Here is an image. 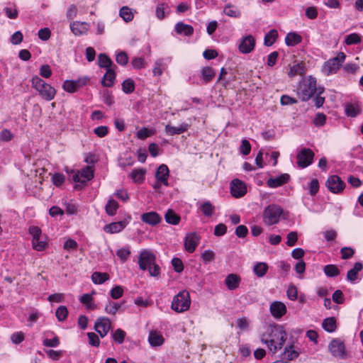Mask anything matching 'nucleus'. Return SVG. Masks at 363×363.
Instances as JSON below:
<instances>
[{"mask_svg":"<svg viewBox=\"0 0 363 363\" xmlns=\"http://www.w3.org/2000/svg\"><path fill=\"white\" fill-rule=\"evenodd\" d=\"M190 304L189 293L186 290H183L174 297L171 307L174 311L182 313L187 311Z\"/></svg>","mask_w":363,"mask_h":363,"instance_id":"20e7f679","label":"nucleus"},{"mask_svg":"<svg viewBox=\"0 0 363 363\" xmlns=\"http://www.w3.org/2000/svg\"><path fill=\"white\" fill-rule=\"evenodd\" d=\"M115 79V71L111 68H108L106 69V72L102 78L101 84L105 87H111L113 85Z\"/></svg>","mask_w":363,"mask_h":363,"instance_id":"393cba45","label":"nucleus"},{"mask_svg":"<svg viewBox=\"0 0 363 363\" xmlns=\"http://www.w3.org/2000/svg\"><path fill=\"white\" fill-rule=\"evenodd\" d=\"M65 181V177L62 173H55L52 177V182L56 186H60Z\"/></svg>","mask_w":363,"mask_h":363,"instance_id":"8fccbe9b","label":"nucleus"},{"mask_svg":"<svg viewBox=\"0 0 363 363\" xmlns=\"http://www.w3.org/2000/svg\"><path fill=\"white\" fill-rule=\"evenodd\" d=\"M316 91V80L314 78L310 77L303 82L300 88L301 100L303 101H308Z\"/></svg>","mask_w":363,"mask_h":363,"instance_id":"6e6552de","label":"nucleus"},{"mask_svg":"<svg viewBox=\"0 0 363 363\" xmlns=\"http://www.w3.org/2000/svg\"><path fill=\"white\" fill-rule=\"evenodd\" d=\"M175 31L179 35L191 36L194 33V28L191 25L185 24L183 22H178L174 27Z\"/></svg>","mask_w":363,"mask_h":363,"instance_id":"4be33fe9","label":"nucleus"},{"mask_svg":"<svg viewBox=\"0 0 363 363\" xmlns=\"http://www.w3.org/2000/svg\"><path fill=\"white\" fill-rule=\"evenodd\" d=\"M87 336L89 338V344L94 347H99L100 345V340L99 336L94 333H88Z\"/></svg>","mask_w":363,"mask_h":363,"instance_id":"6e6d98bb","label":"nucleus"},{"mask_svg":"<svg viewBox=\"0 0 363 363\" xmlns=\"http://www.w3.org/2000/svg\"><path fill=\"white\" fill-rule=\"evenodd\" d=\"M169 169L166 164H161L157 169L155 177L158 182L162 183L165 186L168 185Z\"/></svg>","mask_w":363,"mask_h":363,"instance_id":"aec40b11","label":"nucleus"},{"mask_svg":"<svg viewBox=\"0 0 363 363\" xmlns=\"http://www.w3.org/2000/svg\"><path fill=\"white\" fill-rule=\"evenodd\" d=\"M116 255L121 259L122 262H125L127 260V259L130 256V251L129 250V247H123V248L119 249L116 252Z\"/></svg>","mask_w":363,"mask_h":363,"instance_id":"603ef678","label":"nucleus"},{"mask_svg":"<svg viewBox=\"0 0 363 363\" xmlns=\"http://www.w3.org/2000/svg\"><path fill=\"white\" fill-rule=\"evenodd\" d=\"M120 16L126 22L130 21L133 18V14L130 9L124 6L120 10Z\"/></svg>","mask_w":363,"mask_h":363,"instance_id":"de8ad7c7","label":"nucleus"},{"mask_svg":"<svg viewBox=\"0 0 363 363\" xmlns=\"http://www.w3.org/2000/svg\"><path fill=\"white\" fill-rule=\"evenodd\" d=\"M270 312L272 315L275 318H280L283 315H284L286 313V305L281 301H274L273 302L269 307Z\"/></svg>","mask_w":363,"mask_h":363,"instance_id":"f3484780","label":"nucleus"},{"mask_svg":"<svg viewBox=\"0 0 363 363\" xmlns=\"http://www.w3.org/2000/svg\"><path fill=\"white\" fill-rule=\"evenodd\" d=\"M111 327V323L109 318L101 317L99 318L94 325L95 330L101 337H104Z\"/></svg>","mask_w":363,"mask_h":363,"instance_id":"f8f14e48","label":"nucleus"},{"mask_svg":"<svg viewBox=\"0 0 363 363\" xmlns=\"http://www.w3.org/2000/svg\"><path fill=\"white\" fill-rule=\"evenodd\" d=\"M118 208V203L115 200L110 199L105 206L106 213L109 216H113L116 213Z\"/></svg>","mask_w":363,"mask_h":363,"instance_id":"a19ab883","label":"nucleus"},{"mask_svg":"<svg viewBox=\"0 0 363 363\" xmlns=\"http://www.w3.org/2000/svg\"><path fill=\"white\" fill-rule=\"evenodd\" d=\"M268 265L265 262H258L253 268V272L257 277H264L268 271Z\"/></svg>","mask_w":363,"mask_h":363,"instance_id":"f704fd0d","label":"nucleus"},{"mask_svg":"<svg viewBox=\"0 0 363 363\" xmlns=\"http://www.w3.org/2000/svg\"><path fill=\"white\" fill-rule=\"evenodd\" d=\"M325 184L328 189L334 194L341 193L345 187V183L337 175L329 177Z\"/></svg>","mask_w":363,"mask_h":363,"instance_id":"9b49d317","label":"nucleus"},{"mask_svg":"<svg viewBox=\"0 0 363 363\" xmlns=\"http://www.w3.org/2000/svg\"><path fill=\"white\" fill-rule=\"evenodd\" d=\"M328 349L334 357H340L341 359L346 358L345 344L341 340H332L328 345Z\"/></svg>","mask_w":363,"mask_h":363,"instance_id":"9d476101","label":"nucleus"},{"mask_svg":"<svg viewBox=\"0 0 363 363\" xmlns=\"http://www.w3.org/2000/svg\"><path fill=\"white\" fill-rule=\"evenodd\" d=\"M297 240H298L297 233L294 232V231L290 232L287 235L286 245L289 247H292V246L295 245L296 242H297Z\"/></svg>","mask_w":363,"mask_h":363,"instance_id":"774afa93","label":"nucleus"},{"mask_svg":"<svg viewBox=\"0 0 363 363\" xmlns=\"http://www.w3.org/2000/svg\"><path fill=\"white\" fill-rule=\"evenodd\" d=\"M140 219L143 223L152 226L156 225L162 221V217L155 211L143 213Z\"/></svg>","mask_w":363,"mask_h":363,"instance_id":"dca6fc26","label":"nucleus"},{"mask_svg":"<svg viewBox=\"0 0 363 363\" xmlns=\"http://www.w3.org/2000/svg\"><path fill=\"white\" fill-rule=\"evenodd\" d=\"M345 59V53L340 52L336 57L330 59L324 63L322 69L323 73L327 76L335 73L341 67Z\"/></svg>","mask_w":363,"mask_h":363,"instance_id":"0eeeda50","label":"nucleus"},{"mask_svg":"<svg viewBox=\"0 0 363 363\" xmlns=\"http://www.w3.org/2000/svg\"><path fill=\"white\" fill-rule=\"evenodd\" d=\"M31 82L33 87L39 92L43 99L46 101H50L54 99L56 91L49 84H47L38 76L33 77Z\"/></svg>","mask_w":363,"mask_h":363,"instance_id":"7ed1b4c3","label":"nucleus"},{"mask_svg":"<svg viewBox=\"0 0 363 363\" xmlns=\"http://www.w3.org/2000/svg\"><path fill=\"white\" fill-rule=\"evenodd\" d=\"M345 109L346 114L350 117H356L361 113V108L357 104H347L345 106Z\"/></svg>","mask_w":363,"mask_h":363,"instance_id":"c9c22d12","label":"nucleus"},{"mask_svg":"<svg viewBox=\"0 0 363 363\" xmlns=\"http://www.w3.org/2000/svg\"><path fill=\"white\" fill-rule=\"evenodd\" d=\"M126 220L119 222L111 223L104 226V230L109 233H116L121 232L128 224Z\"/></svg>","mask_w":363,"mask_h":363,"instance_id":"412c9836","label":"nucleus"},{"mask_svg":"<svg viewBox=\"0 0 363 363\" xmlns=\"http://www.w3.org/2000/svg\"><path fill=\"white\" fill-rule=\"evenodd\" d=\"M323 328L329 333L334 332L337 328L336 320L334 317L327 318L322 323Z\"/></svg>","mask_w":363,"mask_h":363,"instance_id":"2f4dec72","label":"nucleus"},{"mask_svg":"<svg viewBox=\"0 0 363 363\" xmlns=\"http://www.w3.org/2000/svg\"><path fill=\"white\" fill-rule=\"evenodd\" d=\"M286 340V333L284 326L269 325L261 335V342L266 344L270 351L275 353L280 350Z\"/></svg>","mask_w":363,"mask_h":363,"instance_id":"f257e3e1","label":"nucleus"},{"mask_svg":"<svg viewBox=\"0 0 363 363\" xmlns=\"http://www.w3.org/2000/svg\"><path fill=\"white\" fill-rule=\"evenodd\" d=\"M240 277L235 274H230L225 280V284L229 290H235L239 286Z\"/></svg>","mask_w":363,"mask_h":363,"instance_id":"b1692460","label":"nucleus"},{"mask_svg":"<svg viewBox=\"0 0 363 363\" xmlns=\"http://www.w3.org/2000/svg\"><path fill=\"white\" fill-rule=\"evenodd\" d=\"M123 294V289L120 286H116L111 290V296L113 299L121 298Z\"/></svg>","mask_w":363,"mask_h":363,"instance_id":"052dcab7","label":"nucleus"},{"mask_svg":"<svg viewBox=\"0 0 363 363\" xmlns=\"http://www.w3.org/2000/svg\"><path fill=\"white\" fill-rule=\"evenodd\" d=\"M98 62L100 67H104L108 69L111 68L113 62L104 53H101L98 56Z\"/></svg>","mask_w":363,"mask_h":363,"instance_id":"58836bf2","label":"nucleus"},{"mask_svg":"<svg viewBox=\"0 0 363 363\" xmlns=\"http://www.w3.org/2000/svg\"><path fill=\"white\" fill-rule=\"evenodd\" d=\"M116 60L121 65H125L128 61V57L125 52L121 51L117 55Z\"/></svg>","mask_w":363,"mask_h":363,"instance_id":"bf43d9fd","label":"nucleus"},{"mask_svg":"<svg viewBox=\"0 0 363 363\" xmlns=\"http://www.w3.org/2000/svg\"><path fill=\"white\" fill-rule=\"evenodd\" d=\"M155 255L147 250L143 251L138 258L140 268L142 270L148 269L150 276L157 277L160 274V267L155 263Z\"/></svg>","mask_w":363,"mask_h":363,"instance_id":"f03ea898","label":"nucleus"},{"mask_svg":"<svg viewBox=\"0 0 363 363\" xmlns=\"http://www.w3.org/2000/svg\"><path fill=\"white\" fill-rule=\"evenodd\" d=\"M32 245H33V249H35L37 251L43 250L47 245L45 242L40 240V238L33 239Z\"/></svg>","mask_w":363,"mask_h":363,"instance_id":"5fc2aeb1","label":"nucleus"},{"mask_svg":"<svg viewBox=\"0 0 363 363\" xmlns=\"http://www.w3.org/2000/svg\"><path fill=\"white\" fill-rule=\"evenodd\" d=\"M286 294L288 298L292 301H295L298 297L297 289L294 285H291L289 286Z\"/></svg>","mask_w":363,"mask_h":363,"instance_id":"e2e57ef3","label":"nucleus"},{"mask_svg":"<svg viewBox=\"0 0 363 363\" xmlns=\"http://www.w3.org/2000/svg\"><path fill=\"white\" fill-rule=\"evenodd\" d=\"M55 315L59 321L65 320L68 315V311L66 306H60L55 312Z\"/></svg>","mask_w":363,"mask_h":363,"instance_id":"a18cd8bd","label":"nucleus"},{"mask_svg":"<svg viewBox=\"0 0 363 363\" xmlns=\"http://www.w3.org/2000/svg\"><path fill=\"white\" fill-rule=\"evenodd\" d=\"M361 42V37L357 33H352L346 36L345 43L350 45H355L358 44Z\"/></svg>","mask_w":363,"mask_h":363,"instance_id":"49530a36","label":"nucleus"},{"mask_svg":"<svg viewBox=\"0 0 363 363\" xmlns=\"http://www.w3.org/2000/svg\"><path fill=\"white\" fill-rule=\"evenodd\" d=\"M110 278L109 274L106 272H95L91 275V280L95 284H101Z\"/></svg>","mask_w":363,"mask_h":363,"instance_id":"473e14b6","label":"nucleus"},{"mask_svg":"<svg viewBox=\"0 0 363 363\" xmlns=\"http://www.w3.org/2000/svg\"><path fill=\"white\" fill-rule=\"evenodd\" d=\"M199 238L196 233H187L184 240L185 250L189 253L194 252L199 245Z\"/></svg>","mask_w":363,"mask_h":363,"instance_id":"4468645a","label":"nucleus"},{"mask_svg":"<svg viewBox=\"0 0 363 363\" xmlns=\"http://www.w3.org/2000/svg\"><path fill=\"white\" fill-rule=\"evenodd\" d=\"M148 340L152 346L155 347L162 345L164 342V338L156 331L152 330L150 333Z\"/></svg>","mask_w":363,"mask_h":363,"instance_id":"7c9ffc66","label":"nucleus"},{"mask_svg":"<svg viewBox=\"0 0 363 363\" xmlns=\"http://www.w3.org/2000/svg\"><path fill=\"white\" fill-rule=\"evenodd\" d=\"M255 45V39L252 35L245 37L239 45V50L242 53H250Z\"/></svg>","mask_w":363,"mask_h":363,"instance_id":"2eb2a0df","label":"nucleus"},{"mask_svg":"<svg viewBox=\"0 0 363 363\" xmlns=\"http://www.w3.org/2000/svg\"><path fill=\"white\" fill-rule=\"evenodd\" d=\"M340 253L342 259H347L351 258L354 255V251L351 247H345L340 250Z\"/></svg>","mask_w":363,"mask_h":363,"instance_id":"4d7b16f0","label":"nucleus"},{"mask_svg":"<svg viewBox=\"0 0 363 363\" xmlns=\"http://www.w3.org/2000/svg\"><path fill=\"white\" fill-rule=\"evenodd\" d=\"M333 301L337 303V304H342L344 302V295L341 290H336L333 294Z\"/></svg>","mask_w":363,"mask_h":363,"instance_id":"680f3d73","label":"nucleus"},{"mask_svg":"<svg viewBox=\"0 0 363 363\" xmlns=\"http://www.w3.org/2000/svg\"><path fill=\"white\" fill-rule=\"evenodd\" d=\"M240 151L243 155H247L250 153L251 145L247 140L244 139L242 140Z\"/></svg>","mask_w":363,"mask_h":363,"instance_id":"3c124183","label":"nucleus"},{"mask_svg":"<svg viewBox=\"0 0 363 363\" xmlns=\"http://www.w3.org/2000/svg\"><path fill=\"white\" fill-rule=\"evenodd\" d=\"M216 76V72L210 67H204L201 69L200 72V78L203 83L208 84L213 80Z\"/></svg>","mask_w":363,"mask_h":363,"instance_id":"5701e85b","label":"nucleus"},{"mask_svg":"<svg viewBox=\"0 0 363 363\" xmlns=\"http://www.w3.org/2000/svg\"><path fill=\"white\" fill-rule=\"evenodd\" d=\"M247 191L246 185L242 181L236 179H233L230 183V192L231 194L235 197L239 198L243 196Z\"/></svg>","mask_w":363,"mask_h":363,"instance_id":"ddd939ff","label":"nucleus"},{"mask_svg":"<svg viewBox=\"0 0 363 363\" xmlns=\"http://www.w3.org/2000/svg\"><path fill=\"white\" fill-rule=\"evenodd\" d=\"M189 128V125L186 123H182L179 125V127L172 126L169 124H167L165 126V131L169 135H179L186 132Z\"/></svg>","mask_w":363,"mask_h":363,"instance_id":"bb28decb","label":"nucleus"},{"mask_svg":"<svg viewBox=\"0 0 363 363\" xmlns=\"http://www.w3.org/2000/svg\"><path fill=\"white\" fill-rule=\"evenodd\" d=\"M290 180V175L288 174H282L280 176L273 178H269L267 184L271 188H277L288 183Z\"/></svg>","mask_w":363,"mask_h":363,"instance_id":"a211bd4d","label":"nucleus"},{"mask_svg":"<svg viewBox=\"0 0 363 363\" xmlns=\"http://www.w3.org/2000/svg\"><path fill=\"white\" fill-rule=\"evenodd\" d=\"M146 169L143 168L135 169L132 171L130 177L135 183H142L145 179Z\"/></svg>","mask_w":363,"mask_h":363,"instance_id":"cd10ccee","label":"nucleus"},{"mask_svg":"<svg viewBox=\"0 0 363 363\" xmlns=\"http://www.w3.org/2000/svg\"><path fill=\"white\" fill-rule=\"evenodd\" d=\"M363 268V265L361 262H356L354 267L349 270L347 274V279L348 281H354L357 279V274Z\"/></svg>","mask_w":363,"mask_h":363,"instance_id":"c756f323","label":"nucleus"},{"mask_svg":"<svg viewBox=\"0 0 363 363\" xmlns=\"http://www.w3.org/2000/svg\"><path fill=\"white\" fill-rule=\"evenodd\" d=\"M122 90L125 94H131L135 90V82L131 79H127L122 83Z\"/></svg>","mask_w":363,"mask_h":363,"instance_id":"79ce46f5","label":"nucleus"},{"mask_svg":"<svg viewBox=\"0 0 363 363\" xmlns=\"http://www.w3.org/2000/svg\"><path fill=\"white\" fill-rule=\"evenodd\" d=\"M302 37L296 33H289L285 38V43L288 46H294L300 43Z\"/></svg>","mask_w":363,"mask_h":363,"instance_id":"c85d7f7f","label":"nucleus"},{"mask_svg":"<svg viewBox=\"0 0 363 363\" xmlns=\"http://www.w3.org/2000/svg\"><path fill=\"white\" fill-rule=\"evenodd\" d=\"M283 213L282 208L275 204H272L265 208L263 213V221L267 225H272L279 222Z\"/></svg>","mask_w":363,"mask_h":363,"instance_id":"423d86ee","label":"nucleus"},{"mask_svg":"<svg viewBox=\"0 0 363 363\" xmlns=\"http://www.w3.org/2000/svg\"><path fill=\"white\" fill-rule=\"evenodd\" d=\"M223 12L225 15L234 18H237L240 15V12L234 6L230 4L225 6Z\"/></svg>","mask_w":363,"mask_h":363,"instance_id":"09e8293b","label":"nucleus"},{"mask_svg":"<svg viewBox=\"0 0 363 363\" xmlns=\"http://www.w3.org/2000/svg\"><path fill=\"white\" fill-rule=\"evenodd\" d=\"M126 333L124 330L118 328L112 333V337L117 344H122L124 342Z\"/></svg>","mask_w":363,"mask_h":363,"instance_id":"37998d69","label":"nucleus"},{"mask_svg":"<svg viewBox=\"0 0 363 363\" xmlns=\"http://www.w3.org/2000/svg\"><path fill=\"white\" fill-rule=\"evenodd\" d=\"M305 73L303 63H297L294 66L291 67L288 74L290 77H293L296 75H303Z\"/></svg>","mask_w":363,"mask_h":363,"instance_id":"ea45409f","label":"nucleus"},{"mask_svg":"<svg viewBox=\"0 0 363 363\" xmlns=\"http://www.w3.org/2000/svg\"><path fill=\"white\" fill-rule=\"evenodd\" d=\"M299 353L294 350V345H291L285 348L282 359L284 360H293L298 357Z\"/></svg>","mask_w":363,"mask_h":363,"instance_id":"e433bc0d","label":"nucleus"},{"mask_svg":"<svg viewBox=\"0 0 363 363\" xmlns=\"http://www.w3.org/2000/svg\"><path fill=\"white\" fill-rule=\"evenodd\" d=\"M131 64L133 67L137 69L145 67V60L143 57H134L131 61Z\"/></svg>","mask_w":363,"mask_h":363,"instance_id":"0e129e2a","label":"nucleus"},{"mask_svg":"<svg viewBox=\"0 0 363 363\" xmlns=\"http://www.w3.org/2000/svg\"><path fill=\"white\" fill-rule=\"evenodd\" d=\"M200 209L205 216L211 217L214 213L215 207L210 201H207L201 205Z\"/></svg>","mask_w":363,"mask_h":363,"instance_id":"4c0bfd02","label":"nucleus"},{"mask_svg":"<svg viewBox=\"0 0 363 363\" xmlns=\"http://www.w3.org/2000/svg\"><path fill=\"white\" fill-rule=\"evenodd\" d=\"M324 272L329 277H334L340 274V270L333 264H328L324 267Z\"/></svg>","mask_w":363,"mask_h":363,"instance_id":"c03bdc74","label":"nucleus"},{"mask_svg":"<svg viewBox=\"0 0 363 363\" xmlns=\"http://www.w3.org/2000/svg\"><path fill=\"white\" fill-rule=\"evenodd\" d=\"M165 221L171 225H178L181 220V217L179 214L176 213L174 211L169 208L164 214Z\"/></svg>","mask_w":363,"mask_h":363,"instance_id":"a878e982","label":"nucleus"},{"mask_svg":"<svg viewBox=\"0 0 363 363\" xmlns=\"http://www.w3.org/2000/svg\"><path fill=\"white\" fill-rule=\"evenodd\" d=\"M314 152L309 148H302L297 154V165L301 168H306L312 164Z\"/></svg>","mask_w":363,"mask_h":363,"instance_id":"1a4fd4ad","label":"nucleus"},{"mask_svg":"<svg viewBox=\"0 0 363 363\" xmlns=\"http://www.w3.org/2000/svg\"><path fill=\"white\" fill-rule=\"evenodd\" d=\"M94 168L92 166H86L81 171H78L72 177V180L78 184L74 186L77 190H82L88 181L94 178Z\"/></svg>","mask_w":363,"mask_h":363,"instance_id":"39448f33","label":"nucleus"},{"mask_svg":"<svg viewBox=\"0 0 363 363\" xmlns=\"http://www.w3.org/2000/svg\"><path fill=\"white\" fill-rule=\"evenodd\" d=\"M70 29L74 35H82L88 31L89 24L86 22L74 21L70 23Z\"/></svg>","mask_w":363,"mask_h":363,"instance_id":"6ab92c4d","label":"nucleus"},{"mask_svg":"<svg viewBox=\"0 0 363 363\" xmlns=\"http://www.w3.org/2000/svg\"><path fill=\"white\" fill-rule=\"evenodd\" d=\"M278 37V32L275 29L270 30L264 36V44L265 46H272Z\"/></svg>","mask_w":363,"mask_h":363,"instance_id":"72a5a7b5","label":"nucleus"},{"mask_svg":"<svg viewBox=\"0 0 363 363\" xmlns=\"http://www.w3.org/2000/svg\"><path fill=\"white\" fill-rule=\"evenodd\" d=\"M172 264L175 272L180 273L184 270L183 262L181 259L174 257L172 260Z\"/></svg>","mask_w":363,"mask_h":363,"instance_id":"13d9d810","label":"nucleus"},{"mask_svg":"<svg viewBox=\"0 0 363 363\" xmlns=\"http://www.w3.org/2000/svg\"><path fill=\"white\" fill-rule=\"evenodd\" d=\"M168 9V6L165 4H160L156 8V16L159 19H163L165 17V10Z\"/></svg>","mask_w":363,"mask_h":363,"instance_id":"864d4df0","label":"nucleus"},{"mask_svg":"<svg viewBox=\"0 0 363 363\" xmlns=\"http://www.w3.org/2000/svg\"><path fill=\"white\" fill-rule=\"evenodd\" d=\"M62 88L65 91L69 93H74L77 91V89L74 84V80H66L63 83Z\"/></svg>","mask_w":363,"mask_h":363,"instance_id":"69168bd1","label":"nucleus"},{"mask_svg":"<svg viewBox=\"0 0 363 363\" xmlns=\"http://www.w3.org/2000/svg\"><path fill=\"white\" fill-rule=\"evenodd\" d=\"M309 191L311 196H315L319 189V183L318 179H313L309 184Z\"/></svg>","mask_w":363,"mask_h":363,"instance_id":"338daca9","label":"nucleus"}]
</instances>
